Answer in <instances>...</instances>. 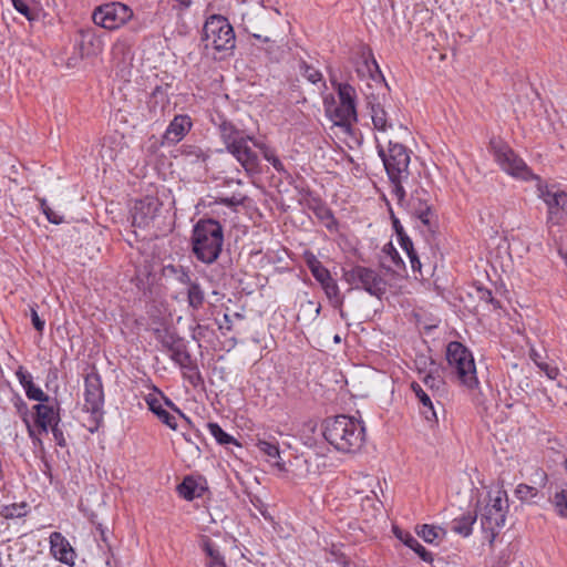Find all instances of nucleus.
I'll list each match as a JSON object with an SVG mask.
<instances>
[{
    "instance_id": "53",
    "label": "nucleus",
    "mask_w": 567,
    "mask_h": 567,
    "mask_svg": "<svg viewBox=\"0 0 567 567\" xmlns=\"http://www.w3.org/2000/svg\"><path fill=\"white\" fill-rule=\"evenodd\" d=\"M30 317H31V322H32L34 329L37 331H39L40 333H42L43 329H44L45 321L39 317L38 311L33 307H31V309H30Z\"/></svg>"
},
{
    "instance_id": "51",
    "label": "nucleus",
    "mask_w": 567,
    "mask_h": 567,
    "mask_svg": "<svg viewBox=\"0 0 567 567\" xmlns=\"http://www.w3.org/2000/svg\"><path fill=\"white\" fill-rule=\"evenodd\" d=\"M311 274L320 285L324 284L327 280H330L331 278L330 271L323 265H321L317 269H313Z\"/></svg>"
},
{
    "instance_id": "20",
    "label": "nucleus",
    "mask_w": 567,
    "mask_h": 567,
    "mask_svg": "<svg viewBox=\"0 0 567 567\" xmlns=\"http://www.w3.org/2000/svg\"><path fill=\"white\" fill-rule=\"evenodd\" d=\"M50 551L59 561L72 566L74 564L75 551L69 540L59 532L50 535Z\"/></svg>"
},
{
    "instance_id": "39",
    "label": "nucleus",
    "mask_w": 567,
    "mask_h": 567,
    "mask_svg": "<svg viewBox=\"0 0 567 567\" xmlns=\"http://www.w3.org/2000/svg\"><path fill=\"white\" fill-rule=\"evenodd\" d=\"M424 384L431 389V390H441L444 385V380L441 377L439 369L431 370L425 377L423 378Z\"/></svg>"
},
{
    "instance_id": "3",
    "label": "nucleus",
    "mask_w": 567,
    "mask_h": 567,
    "mask_svg": "<svg viewBox=\"0 0 567 567\" xmlns=\"http://www.w3.org/2000/svg\"><path fill=\"white\" fill-rule=\"evenodd\" d=\"M224 244V228L219 221L208 218L199 219L193 228L192 251L202 262H215Z\"/></svg>"
},
{
    "instance_id": "44",
    "label": "nucleus",
    "mask_w": 567,
    "mask_h": 567,
    "mask_svg": "<svg viewBox=\"0 0 567 567\" xmlns=\"http://www.w3.org/2000/svg\"><path fill=\"white\" fill-rule=\"evenodd\" d=\"M25 391V394L30 399V400H34V401H38V402H50L51 399L49 395H47L40 388L35 386L34 383L32 384H29L28 385V389L24 390Z\"/></svg>"
},
{
    "instance_id": "1",
    "label": "nucleus",
    "mask_w": 567,
    "mask_h": 567,
    "mask_svg": "<svg viewBox=\"0 0 567 567\" xmlns=\"http://www.w3.org/2000/svg\"><path fill=\"white\" fill-rule=\"evenodd\" d=\"M322 434L326 441L341 453H355L365 442L363 423L344 414L327 417L322 423Z\"/></svg>"
},
{
    "instance_id": "11",
    "label": "nucleus",
    "mask_w": 567,
    "mask_h": 567,
    "mask_svg": "<svg viewBox=\"0 0 567 567\" xmlns=\"http://www.w3.org/2000/svg\"><path fill=\"white\" fill-rule=\"evenodd\" d=\"M489 144L495 161L499 164L503 171H505L507 174L514 177H518L525 181L534 178V175L532 174L525 162L522 158H519L507 144L496 140H492ZM537 179L539 181L538 177Z\"/></svg>"
},
{
    "instance_id": "26",
    "label": "nucleus",
    "mask_w": 567,
    "mask_h": 567,
    "mask_svg": "<svg viewBox=\"0 0 567 567\" xmlns=\"http://www.w3.org/2000/svg\"><path fill=\"white\" fill-rule=\"evenodd\" d=\"M476 519L477 514L475 512L462 514L460 517L452 520L451 529L463 537H467L472 534V527Z\"/></svg>"
},
{
    "instance_id": "46",
    "label": "nucleus",
    "mask_w": 567,
    "mask_h": 567,
    "mask_svg": "<svg viewBox=\"0 0 567 567\" xmlns=\"http://www.w3.org/2000/svg\"><path fill=\"white\" fill-rule=\"evenodd\" d=\"M476 296L481 301H485L486 303H491L494 309L501 308V303L493 297V293L489 289L484 287L476 288Z\"/></svg>"
},
{
    "instance_id": "32",
    "label": "nucleus",
    "mask_w": 567,
    "mask_h": 567,
    "mask_svg": "<svg viewBox=\"0 0 567 567\" xmlns=\"http://www.w3.org/2000/svg\"><path fill=\"white\" fill-rule=\"evenodd\" d=\"M383 254L390 258L391 265H385L382 262V266L385 267L388 270H391L393 272H398L401 269L405 268L404 261L399 255L398 250L394 248V246L389 243L386 244L383 249Z\"/></svg>"
},
{
    "instance_id": "23",
    "label": "nucleus",
    "mask_w": 567,
    "mask_h": 567,
    "mask_svg": "<svg viewBox=\"0 0 567 567\" xmlns=\"http://www.w3.org/2000/svg\"><path fill=\"white\" fill-rule=\"evenodd\" d=\"M200 547L207 557L206 567H227L224 556L210 538L204 536L200 542Z\"/></svg>"
},
{
    "instance_id": "30",
    "label": "nucleus",
    "mask_w": 567,
    "mask_h": 567,
    "mask_svg": "<svg viewBox=\"0 0 567 567\" xmlns=\"http://www.w3.org/2000/svg\"><path fill=\"white\" fill-rule=\"evenodd\" d=\"M182 155L184 156L185 162L200 165H205L209 157L207 153L195 145H184L182 148Z\"/></svg>"
},
{
    "instance_id": "47",
    "label": "nucleus",
    "mask_w": 567,
    "mask_h": 567,
    "mask_svg": "<svg viewBox=\"0 0 567 567\" xmlns=\"http://www.w3.org/2000/svg\"><path fill=\"white\" fill-rule=\"evenodd\" d=\"M246 199H247V197L241 194H234L230 197L219 198V203L227 207H236V206L244 205Z\"/></svg>"
},
{
    "instance_id": "16",
    "label": "nucleus",
    "mask_w": 567,
    "mask_h": 567,
    "mask_svg": "<svg viewBox=\"0 0 567 567\" xmlns=\"http://www.w3.org/2000/svg\"><path fill=\"white\" fill-rule=\"evenodd\" d=\"M409 207L412 213L424 226L427 227V230L433 231V228L436 225L434 212L429 204V195L427 192L423 188L416 189L409 202Z\"/></svg>"
},
{
    "instance_id": "8",
    "label": "nucleus",
    "mask_w": 567,
    "mask_h": 567,
    "mask_svg": "<svg viewBox=\"0 0 567 567\" xmlns=\"http://www.w3.org/2000/svg\"><path fill=\"white\" fill-rule=\"evenodd\" d=\"M203 40L206 48H213L217 52L231 51L236 42L234 29L223 16H212L205 22Z\"/></svg>"
},
{
    "instance_id": "57",
    "label": "nucleus",
    "mask_w": 567,
    "mask_h": 567,
    "mask_svg": "<svg viewBox=\"0 0 567 567\" xmlns=\"http://www.w3.org/2000/svg\"><path fill=\"white\" fill-rule=\"evenodd\" d=\"M44 215L47 219L52 224L59 225L63 221V217L59 215L56 212H54L51 207H47V212Z\"/></svg>"
},
{
    "instance_id": "14",
    "label": "nucleus",
    "mask_w": 567,
    "mask_h": 567,
    "mask_svg": "<svg viewBox=\"0 0 567 567\" xmlns=\"http://www.w3.org/2000/svg\"><path fill=\"white\" fill-rule=\"evenodd\" d=\"M104 391L102 378L96 371L86 374L84 379V409L94 420L103 415Z\"/></svg>"
},
{
    "instance_id": "19",
    "label": "nucleus",
    "mask_w": 567,
    "mask_h": 567,
    "mask_svg": "<svg viewBox=\"0 0 567 567\" xmlns=\"http://www.w3.org/2000/svg\"><path fill=\"white\" fill-rule=\"evenodd\" d=\"M210 121L217 128L220 140L223 141L225 148L231 145L236 140L245 134L243 130H239L233 122L219 112L212 115Z\"/></svg>"
},
{
    "instance_id": "25",
    "label": "nucleus",
    "mask_w": 567,
    "mask_h": 567,
    "mask_svg": "<svg viewBox=\"0 0 567 567\" xmlns=\"http://www.w3.org/2000/svg\"><path fill=\"white\" fill-rule=\"evenodd\" d=\"M146 403L148 409L161 420L165 425L171 427L172 430L177 429L176 419L168 411H166L161 401L157 398L148 396L146 398Z\"/></svg>"
},
{
    "instance_id": "21",
    "label": "nucleus",
    "mask_w": 567,
    "mask_h": 567,
    "mask_svg": "<svg viewBox=\"0 0 567 567\" xmlns=\"http://www.w3.org/2000/svg\"><path fill=\"white\" fill-rule=\"evenodd\" d=\"M58 403L41 402L34 405L35 410V424L43 432H48L49 427L60 422V413Z\"/></svg>"
},
{
    "instance_id": "13",
    "label": "nucleus",
    "mask_w": 567,
    "mask_h": 567,
    "mask_svg": "<svg viewBox=\"0 0 567 567\" xmlns=\"http://www.w3.org/2000/svg\"><path fill=\"white\" fill-rule=\"evenodd\" d=\"M365 103L367 107L370 110V115L375 130L385 132L386 130H392L395 126L403 128L402 123L385 110L384 93H365Z\"/></svg>"
},
{
    "instance_id": "56",
    "label": "nucleus",
    "mask_w": 567,
    "mask_h": 567,
    "mask_svg": "<svg viewBox=\"0 0 567 567\" xmlns=\"http://www.w3.org/2000/svg\"><path fill=\"white\" fill-rule=\"evenodd\" d=\"M305 258L306 264L311 272L313 269H317L322 265V262L311 252L306 254Z\"/></svg>"
},
{
    "instance_id": "9",
    "label": "nucleus",
    "mask_w": 567,
    "mask_h": 567,
    "mask_svg": "<svg viewBox=\"0 0 567 567\" xmlns=\"http://www.w3.org/2000/svg\"><path fill=\"white\" fill-rule=\"evenodd\" d=\"M134 18V12L125 3L112 1L96 7L92 12L95 25L113 31L122 28Z\"/></svg>"
},
{
    "instance_id": "29",
    "label": "nucleus",
    "mask_w": 567,
    "mask_h": 567,
    "mask_svg": "<svg viewBox=\"0 0 567 567\" xmlns=\"http://www.w3.org/2000/svg\"><path fill=\"white\" fill-rule=\"evenodd\" d=\"M163 276L166 279L175 280L182 285H187L192 278L189 270L179 265H167L163 268Z\"/></svg>"
},
{
    "instance_id": "2",
    "label": "nucleus",
    "mask_w": 567,
    "mask_h": 567,
    "mask_svg": "<svg viewBox=\"0 0 567 567\" xmlns=\"http://www.w3.org/2000/svg\"><path fill=\"white\" fill-rule=\"evenodd\" d=\"M377 142L379 156L383 162L392 185V195L398 203L402 205L405 198L403 183H405L410 176V151L403 144L392 140L385 141L386 147L379 138H377Z\"/></svg>"
},
{
    "instance_id": "50",
    "label": "nucleus",
    "mask_w": 567,
    "mask_h": 567,
    "mask_svg": "<svg viewBox=\"0 0 567 567\" xmlns=\"http://www.w3.org/2000/svg\"><path fill=\"white\" fill-rule=\"evenodd\" d=\"M252 37L259 41H262L264 43L269 44L266 51L268 53L272 52V49L277 45V39L275 38L274 32H270V35H262L259 33H254Z\"/></svg>"
},
{
    "instance_id": "24",
    "label": "nucleus",
    "mask_w": 567,
    "mask_h": 567,
    "mask_svg": "<svg viewBox=\"0 0 567 567\" xmlns=\"http://www.w3.org/2000/svg\"><path fill=\"white\" fill-rule=\"evenodd\" d=\"M394 534L404 545H406L414 553H416L423 561H432L431 553L427 551L424 548V546H422L419 543V540L414 536H412L409 532H403V530H400L399 528L394 527Z\"/></svg>"
},
{
    "instance_id": "7",
    "label": "nucleus",
    "mask_w": 567,
    "mask_h": 567,
    "mask_svg": "<svg viewBox=\"0 0 567 567\" xmlns=\"http://www.w3.org/2000/svg\"><path fill=\"white\" fill-rule=\"evenodd\" d=\"M343 280L351 286V289L367 291L370 296L381 299L386 292L388 282L375 269L357 265L349 269H342Z\"/></svg>"
},
{
    "instance_id": "18",
    "label": "nucleus",
    "mask_w": 567,
    "mask_h": 567,
    "mask_svg": "<svg viewBox=\"0 0 567 567\" xmlns=\"http://www.w3.org/2000/svg\"><path fill=\"white\" fill-rule=\"evenodd\" d=\"M193 122L186 114H178L171 121L163 135V144L175 145L190 131Z\"/></svg>"
},
{
    "instance_id": "35",
    "label": "nucleus",
    "mask_w": 567,
    "mask_h": 567,
    "mask_svg": "<svg viewBox=\"0 0 567 567\" xmlns=\"http://www.w3.org/2000/svg\"><path fill=\"white\" fill-rule=\"evenodd\" d=\"M556 514L561 518H567V489H560L550 498Z\"/></svg>"
},
{
    "instance_id": "61",
    "label": "nucleus",
    "mask_w": 567,
    "mask_h": 567,
    "mask_svg": "<svg viewBox=\"0 0 567 567\" xmlns=\"http://www.w3.org/2000/svg\"><path fill=\"white\" fill-rule=\"evenodd\" d=\"M165 403H166L168 406L173 408L175 411H177V412L179 413V415H181L182 417H184L187 422H189V419H188V417H186V416H185V414H184V413H182V411H181L179 409H177V408L175 406V404H174L169 399H165Z\"/></svg>"
},
{
    "instance_id": "12",
    "label": "nucleus",
    "mask_w": 567,
    "mask_h": 567,
    "mask_svg": "<svg viewBox=\"0 0 567 567\" xmlns=\"http://www.w3.org/2000/svg\"><path fill=\"white\" fill-rule=\"evenodd\" d=\"M538 197L544 200L547 206V224L559 225L567 217V193L554 190L540 181L537 184Z\"/></svg>"
},
{
    "instance_id": "43",
    "label": "nucleus",
    "mask_w": 567,
    "mask_h": 567,
    "mask_svg": "<svg viewBox=\"0 0 567 567\" xmlns=\"http://www.w3.org/2000/svg\"><path fill=\"white\" fill-rule=\"evenodd\" d=\"M515 494L522 501H529L538 494V489L527 484H519L516 487Z\"/></svg>"
},
{
    "instance_id": "10",
    "label": "nucleus",
    "mask_w": 567,
    "mask_h": 567,
    "mask_svg": "<svg viewBox=\"0 0 567 567\" xmlns=\"http://www.w3.org/2000/svg\"><path fill=\"white\" fill-rule=\"evenodd\" d=\"M156 340L161 342L163 349L169 353V358L183 370H196L197 364L192 359L187 350L186 342L176 332L169 329H157L155 331Z\"/></svg>"
},
{
    "instance_id": "15",
    "label": "nucleus",
    "mask_w": 567,
    "mask_h": 567,
    "mask_svg": "<svg viewBox=\"0 0 567 567\" xmlns=\"http://www.w3.org/2000/svg\"><path fill=\"white\" fill-rule=\"evenodd\" d=\"M248 142L255 143L256 141H254L252 135L245 133L229 145L226 151L237 159L247 173L251 174L257 171L259 161L257 153L252 151Z\"/></svg>"
},
{
    "instance_id": "58",
    "label": "nucleus",
    "mask_w": 567,
    "mask_h": 567,
    "mask_svg": "<svg viewBox=\"0 0 567 567\" xmlns=\"http://www.w3.org/2000/svg\"><path fill=\"white\" fill-rule=\"evenodd\" d=\"M188 371L192 372V373L187 378H188V381L193 385H198L199 383L204 382L203 377H202L198 368L196 370H188Z\"/></svg>"
},
{
    "instance_id": "17",
    "label": "nucleus",
    "mask_w": 567,
    "mask_h": 567,
    "mask_svg": "<svg viewBox=\"0 0 567 567\" xmlns=\"http://www.w3.org/2000/svg\"><path fill=\"white\" fill-rule=\"evenodd\" d=\"M162 204L155 197H145L136 200L132 208V225L138 228H145L154 220L159 212Z\"/></svg>"
},
{
    "instance_id": "64",
    "label": "nucleus",
    "mask_w": 567,
    "mask_h": 567,
    "mask_svg": "<svg viewBox=\"0 0 567 567\" xmlns=\"http://www.w3.org/2000/svg\"><path fill=\"white\" fill-rule=\"evenodd\" d=\"M276 465L279 470L284 471L285 470V463H281L280 461H277L276 462Z\"/></svg>"
},
{
    "instance_id": "6",
    "label": "nucleus",
    "mask_w": 567,
    "mask_h": 567,
    "mask_svg": "<svg viewBox=\"0 0 567 567\" xmlns=\"http://www.w3.org/2000/svg\"><path fill=\"white\" fill-rule=\"evenodd\" d=\"M508 511V499L505 491H497L494 495L488 494V503L484 506L480 522L485 539L492 545L504 526Z\"/></svg>"
},
{
    "instance_id": "54",
    "label": "nucleus",
    "mask_w": 567,
    "mask_h": 567,
    "mask_svg": "<svg viewBox=\"0 0 567 567\" xmlns=\"http://www.w3.org/2000/svg\"><path fill=\"white\" fill-rule=\"evenodd\" d=\"M51 427V432L53 434L54 441L56 444L61 447H64L66 445L64 435L62 430L59 427V423L53 424Z\"/></svg>"
},
{
    "instance_id": "4",
    "label": "nucleus",
    "mask_w": 567,
    "mask_h": 567,
    "mask_svg": "<svg viewBox=\"0 0 567 567\" xmlns=\"http://www.w3.org/2000/svg\"><path fill=\"white\" fill-rule=\"evenodd\" d=\"M331 83L338 93L340 103H336L333 95L326 96L323 99L326 115L336 126L341 127L344 133L350 134L352 123L358 120L355 89L348 83H339L333 80Z\"/></svg>"
},
{
    "instance_id": "22",
    "label": "nucleus",
    "mask_w": 567,
    "mask_h": 567,
    "mask_svg": "<svg viewBox=\"0 0 567 567\" xmlns=\"http://www.w3.org/2000/svg\"><path fill=\"white\" fill-rule=\"evenodd\" d=\"M79 45L83 55H97L103 50V41L96 32L89 28L79 31Z\"/></svg>"
},
{
    "instance_id": "63",
    "label": "nucleus",
    "mask_w": 567,
    "mask_h": 567,
    "mask_svg": "<svg viewBox=\"0 0 567 567\" xmlns=\"http://www.w3.org/2000/svg\"><path fill=\"white\" fill-rule=\"evenodd\" d=\"M372 64H373V66L375 69L377 76L380 78L382 81H384V79H383V76L381 74V71L379 70V66H378V64H377V62L374 60L372 61Z\"/></svg>"
},
{
    "instance_id": "48",
    "label": "nucleus",
    "mask_w": 567,
    "mask_h": 567,
    "mask_svg": "<svg viewBox=\"0 0 567 567\" xmlns=\"http://www.w3.org/2000/svg\"><path fill=\"white\" fill-rule=\"evenodd\" d=\"M421 413L424 415L425 420L431 424V426L437 423V415L432 401L429 405H422Z\"/></svg>"
},
{
    "instance_id": "52",
    "label": "nucleus",
    "mask_w": 567,
    "mask_h": 567,
    "mask_svg": "<svg viewBox=\"0 0 567 567\" xmlns=\"http://www.w3.org/2000/svg\"><path fill=\"white\" fill-rule=\"evenodd\" d=\"M16 375L24 390L28 389L29 384L33 383L31 374L25 371L23 367H19V369L16 371Z\"/></svg>"
},
{
    "instance_id": "5",
    "label": "nucleus",
    "mask_w": 567,
    "mask_h": 567,
    "mask_svg": "<svg viewBox=\"0 0 567 567\" xmlns=\"http://www.w3.org/2000/svg\"><path fill=\"white\" fill-rule=\"evenodd\" d=\"M446 360L463 386L468 390L478 388L474 357L465 346L458 341L450 342L446 348Z\"/></svg>"
},
{
    "instance_id": "55",
    "label": "nucleus",
    "mask_w": 567,
    "mask_h": 567,
    "mask_svg": "<svg viewBox=\"0 0 567 567\" xmlns=\"http://www.w3.org/2000/svg\"><path fill=\"white\" fill-rule=\"evenodd\" d=\"M399 241H400L402 249L406 252V255H411L412 252L415 251L414 247H413V243L406 234L403 236H400Z\"/></svg>"
},
{
    "instance_id": "36",
    "label": "nucleus",
    "mask_w": 567,
    "mask_h": 567,
    "mask_svg": "<svg viewBox=\"0 0 567 567\" xmlns=\"http://www.w3.org/2000/svg\"><path fill=\"white\" fill-rule=\"evenodd\" d=\"M529 357L534 363L547 375L548 379L555 380L558 377V368L544 362L540 354H538L535 350L530 351Z\"/></svg>"
},
{
    "instance_id": "38",
    "label": "nucleus",
    "mask_w": 567,
    "mask_h": 567,
    "mask_svg": "<svg viewBox=\"0 0 567 567\" xmlns=\"http://www.w3.org/2000/svg\"><path fill=\"white\" fill-rule=\"evenodd\" d=\"M441 534H444L442 528L426 524L423 525L419 532V536H421L424 542L429 544L435 543V540L440 538Z\"/></svg>"
},
{
    "instance_id": "33",
    "label": "nucleus",
    "mask_w": 567,
    "mask_h": 567,
    "mask_svg": "<svg viewBox=\"0 0 567 567\" xmlns=\"http://www.w3.org/2000/svg\"><path fill=\"white\" fill-rule=\"evenodd\" d=\"M256 446L267 456L280 458L279 444L274 436L258 439Z\"/></svg>"
},
{
    "instance_id": "31",
    "label": "nucleus",
    "mask_w": 567,
    "mask_h": 567,
    "mask_svg": "<svg viewBox=\"0 0 567 567\" xmlns=\"http://www.w3.org/2000/svg\"><path fill=\"white\" fill-rule=\"evenodd\" d=\"M327 298L331 302L332 307L341 308L343 305V297L340 295L339 286L337 281L331 277L330 280H327L321 285Z\"/></svg>"
},
{
    "instance_id": "27",
    "label": "nucleus",
    "mask_w": 567,
    "mask_h": 567,
    "mask_svg": "<svg viewBox=\"0 0 567 567\" xmlns=\"http://www.w3.org/2000/svg\"><path fill=\"white\" fill-rule=\"evenodd\" d=\"M186 286L188 306L198 310L204 306L205 292L198 281L190 280Z\"/></svg>"
},
{
    "instance_id": "28",
    "label": "nucleus",
    "mask_w": 567,
    "mask_h": 567,
    "mask_svg": "<svg viewBox=\"0 0 567 567\" xmlns=\"http://www.w3.org/2000/svg\"><path fill=\"white\" fill-rule=\"evenodd\" d=\"M177 491L185 499L193 501L194 498L202 496L204 488L198 485L195 478L186 476L177 486Z\"/></svg>"
},
{
    "instance_id": "40",
    "label": "nucleus",
    "mask_w": 567,
    "mask_h": 567,
    "mask_svg": "<svg viewBox=\"0 0 567 567\" xmlns=\"http://www.w3.org/2000/svg\"><path fill=\"white\" fill-rule=\"evenodd\" d=\"M13 8L29 21L37 19L38 14L29 7V0H11Z\"/></svg>"
},
{
    "instance_id": "42",
    "label": "nucleus",
    "mask_w": 567,
    "mask_h": 567,
    "mask_svg": "<svg viewBox=\"0 0 567 567\" xmlns=\"http://www.w3.org/2000/svg\"><path fill=\"white\" fill-rule=\"evenodd\" d=\"M12 404L13 406L16 408L18 414L23 419V421L27 423L28 425V429H29V433L32 434V430H31V426L30 424L28 423V414H29V410H28V405L25 403V401L21 398V395L19 394H14L12 396Z\"/></svg>"
},
{
    "instance_id": "41",
    "label": "nucleus",
    "mask_w": 567,
    "mask_h": 567,
    "mask_svg": "<svg viewBox=\"0 0 567 567\" xmlns=\"http://www.w3.org/2000/svg\"><path fill=\"white\" fill-rule=\"evenodd\" d=\"M300 72L309 82L316 84L322 80V74L319 70L309 65L305 61L300 63Z\"/></svg>"
},
{
    "instance_id": "37",
    "label": "nucleus",
    "mask_w": 567,
    "mask_h": 567,
    "mask_svg": "<svg viewBox=\"0 0 567 567\" xmlns=\"http://www.w3.org/2000/svg\"><path fill=\"white\" fill-rule=\"evenodd\" d=\"M207 427L209 433L216 439V441L221 445L227 444H237L236 440L226 433L217 423H208Z\"/></svg>"
},
{
    "instance_id": "49",
    "label": "nucleus",
    "mask_w": 567,
    "mask_h": 567,
    "mask_svg": "<svg viewBox=\"0 0 567 567\" xmlns=\"http://www.w3.org/2000/svg\"><path fill=\"white\" fill-rule=\"evenodd\" d=\"M411 389L415 393V395L419 399L421 405H426V404L429 405L430 404V402L432 401L430 395L423 390V388L419 383L412 382Z\"/></svg>"
},
{
    "instance_id": "60",
    "label": "nucleus",
    "mask_w": 567,
    "mask_h": 567,
    "mask_svg": "<svg viewBox=\"0 0 567 567\" xmlns=\"http://www.w3.org/2000/svg\"><path fill=\"white\" fill-rule=\"evenodd\" d=\"M392 220H393V228H394L398 237L405 235L404 229H403L402 225L400 224L399 219L395 218L394 216H392Z\"/></svg>"
},
{
    "instance_id": "59",
    "label": "nucleus",
    "mask_w": 567,
    "mask_h": 567,
    "mask_svg": "<svg viewBox=\"0 0 567 567\" xmlns=\"http://www.w3.org/2000/svg\"><path fill=\"white\" fill-rule=\"evenodd\" d=\"M409 259H410V262H411V267L413 269L414 272L419 271L421 274V261L419 259V256L416 254V251L412 252L411 255H408Z\"/></svg>"
},
{
    "instance_id": "34",
    "label": "nucleus",
    "mask_w": 567,
    "mask_h": 567,
    "mask_svg": "<svg viewBox=\"0 0 567 567\" xmlns=\"http://www.w3.org/2000/svg\"><path fill=\"white\" fill-rule=\"evenodd\" d=\"M254 145L261 151L264 158L270 163L278 173H286L284 164L274 150L259 142H255Z\"/></svg>"
},
{
    "instance_id": "62",
    "label": "nucleus",
    "mask_w": 567,
    "mask_h": 567,
    "mask_svg": "<svg viewBox=\"0 0 567 567\" xmlns=\"http://www.w3.org/2000/svg\"><path fill=\"white\" fill-rule=\"evenodd\" d=\"M40 206L43 214H45L47 207H50L44 198L40 199Z\"/></svg>"
},
{
    "instance_id": "45",
    "label": "nucleus",
    "mask_w": 567,
    "mask_h": 567,
    "mask_svg": "<svg viewBox=\"0 0 567 567\" xmlns=\"http://www.w3.org/2000/svg\"><path fill=\"white\" fill-rule=\"evenodd\" d=\"M25 507H27V505L24 503L12 504L10 506H6L2 509L1 514L6 518L21 517L25 514Z\"/></svg>"
}]
</instances>
